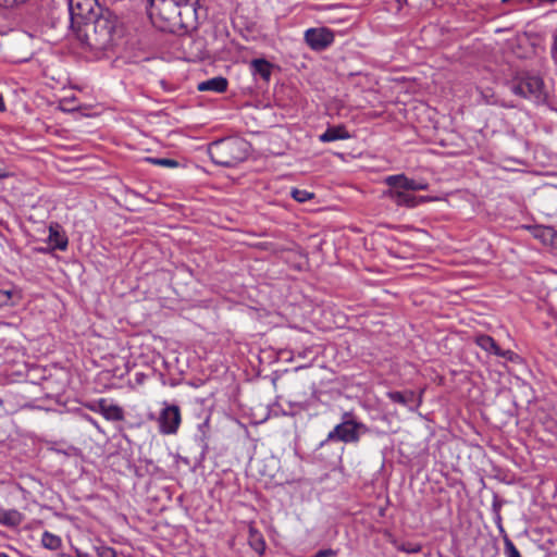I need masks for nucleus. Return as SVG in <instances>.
<instances>
[{"label": "nucleus", "instance_id": "1", "mask_svg": "<svg viewBox=\"0 0 557 557\" xmlns=\"http://www.w3.org/2000/svg\"><path fill=\"white\" fill-rule=\"evenodd\" d=\"M75 37L91 50L111 48L123 34L119 17L109 9L100 10L97 16L78 26Z\"/></svg>", "mask_w": 557, "mask_h": 557}, {"label": "nucleus", "instance_id": "2", "mask_svg": "<svg viewBox=\"0 0 557 557\" xmlns=\"http://www.w3.org/2000/svg\"><path fill=\"white\" fill-rule=\"evenodd\" d=\"M150 14L164 21L170 32L193 27L196 9L190 0H151Z\"/></svg>", "mask_w": 557, "mask_h": 557}, {"label": "nucleus", "instance_id": "3", "mask_svg": "<svg viewBox=\"0 0 557 557\" xmlns=\"http://www.w3.org/2000/svg\"><path fill=\"white\" fill-rule=\"evenodd\" d=\"M208 152L215 164L232 168L246 159L247 143L240 138H224L211 143Z\"/></svg>", "mask_w": 557, "mask_h": 557}, {"label": "nucleus", "instance_id": "4", "mask_svg": "<svg viewBox=\"0 0 557 557\" xmlns=\"http://www.w3.org/2000/svg\"><path fill=\"white\" fill-rule=\"evenodd\" d=\"M369 432V428L358 421L351 411H346L342 416V422L336 424L332 431L329 432L325 440H323L319 448H323L330 442H342L345 444H357L361 436Z\"/></svg>", "mask_w": 557, "mask_h": 557}, {"label": "nucleus", "instance_id": "5", "mask_svg": "<svg viewBox=\"0 0 557 557\" xmlns=\"http://www.w3.org/2000/svg\"><path fill=\"white\" fill-rule=\"evenodd\" d=\"M510 90L523 98H533L541 101L545 98V86L541 76L530 72H517V76L509 83Z\"/></svg>", "mask_w": 557, "mask_h": 557}, {"label": "nucleus", "instance_id": "6", "mask_svg": "<svg viewBox=\"0 0 557 557\" xmlns=\"http://www.w3.org/2000/svg\"><path fill=\"white\" fill-rule=\"evenodd\" d=\"M106 9L99 5L98 0H70L69 11L72 30H76L78 26L97 16L100 10Z\"/></svg>", "mask_w": 557, "mask_h": 557}, {"label": "nucleus", "instance_id": "7", "mask_svg": "<svg viewBox=\"0 0 557 557\" xmlns=\"http://www.w3.org/2000/svg\"><path fill=\"white\" fill-rule=\"evenodd\" d=\"M389 188L384 191V196L396 206L406 208H416L421 203L432 201L428 196H414L409 190L398 187V184H386Z\"/></svg>", "mask_w": 557, "mask_h": 557}, {"label": "nucleus", "instance_id": "8", "mask_svg": "<svg viewBox=\"0 0 557 557\" xmlns=\"http://www.w3.org/2000/svg\"><path fill=\"white\" fill-rule=\"evenodd\" d=\"M181 410L176 405H165L159 417V430L162 434H175L181 424Z\"/></svg>", "mask_w": 557, "mask_h": 557}, {"label": "nucleus", "instance_id": "9", "mask_svg": "<svg viewBox=\"0 0 557 557\" xmlns=\"http://www.w3.org/2000/svg\"><path fill=\"white\" fill-rule=\"evenodd\" d=\"M305 40L313 50H324L334 41V33L326 27L309 28L305 32Z\"/></svg>", "mask_w": 557, "mask_h": 557}, {"label": "nucleus", "instance_id": "10", "mask_svg": "<svg viewBox=\"0 0 557 557\" xmlns=\"http://www.w3.org/2000/svg\"><path fill=\"white\" fill-rule=\"evenodd\" d=\"M87 407L95 412L101 413L109 421H122L124 419L123 409L114 404H109L106 398H100Z\"/></svg>", "mask_w": 557, "mask_h": 557}, {"label": "nucleus", "instance_id": "11", "mask_svg": "<svg viewBox=\"0 0 557 557\" xmlns=\"http://www.w3.org/2000/svg\"><path fill=\"white\" fill-rule=\"evenodd\" d=\"M385 184H398V187L405 188L409 191L425 190L429 184L422 181H416L407 177L405 174L389 175L384 180Z\"/></svg>", "mask_w": 557, "mask_h": 557}, {"label": "nucleus", "instance_id": "12", "mask_svg": "<svg viewBox=\"0 0 557 557\" xmlns=\"http://www.w3.org/2000/svg\"><path fill=\"white\" fill-rule=\"evenodd\" d=\"M387 397L396 404L414 409L421 404V396L417 397L413 391H393L387 393Z\"/></svg>", "mask_w": 557, "mask_h": 557}, {"label": "nucleus", "instance_id": "13", "mask_svg": "<svg viewBox=\"0 0 557 557\" xmlns=\"http://www.w3.org/2000/svg\"><path fill=\"white\" fill-rule=\"evenodd\" d=\"M49 244L52 249L65 250L67 248L69 239L64 232L60 230L59 224H51L49 226Z\"/></svg>", "mask_w": 557, "mask_h": 557}, {"label": "nucleus", "instance_id": "14", "mask_svg": "<svg viewBox=\"0 0 557 557\" xmlns=\"http://www.w3.org/2000/svg\"><path fill=\"white\" fill-rule=\"evenodd\" d=\"M227 79L223 76H215L213 78H209L207 81L200 82L197 86L199 91H210V92H224L227 89Z\"/></svg>", "mask_w": 557, "mask_h": 557}, {"label": "nucleus", "instance_id": "15", "mask_svg": "<svg viewBox=\"0 0 557 557\" xmlns=\"http://www.w3.org/2000/svg\"><path fill=\"white\" fill-rule=\"evenodd\" d=\"M249 546L259 555H263L265 550V541L263 535L253 527L249 528L248 536Z\"/></svg>", "mask_w": 557, "mask_h": 557}, {"label": "nucleus", "instance_id": "16", "mask_svg": "<svg viewBox=\"0 0 557 557\" xmlns=\"http://www.w3.org/2000/svg\"><path fill=\"white\" fill-rule=\"evenodd\" d=\"M349 137L350 135L344 126H333L329 127L322 135H320V140L323 143H329L338 139H347Z\"/></svg>", "mask_w": 557, "mask_h": 557}, {"label": "nucleus", "instance_id": "17", "mask_svg": "<svg viewBox=\"0 0 557 557\" xmlns=\"http://www.w3.org/2000/svg\"><path fill=\"white\" fill-rule=\"evenodd\" d=\"M23 521V515L16 509H0V523L8 527H16Z\"/></svg>", "mask_w": 557, "mask_h": 557}, {"label": "nucleus", "instance_id": "18", "mask_svg": "<svg viewBox=\"0 0 557 557\" xmlns=\"http://www.w3.org/2000/svg\"><path fill=\"white\" fill-rule=\"evenodd\" d=\"M474 342L480 348L493 355H496V350L499 348L495 339L490 335H479L475 337Z\"/></svg>", "mask_w": 557, "mask_h": 557}, {"label": "nucleus", "instance_id": "19", "mask_svg": "<svg viewBox=\"0 0 557 557\" xmlns=\"http://www.w3.org/2000/svg\"><path fill=\"white\" fill-rule=\"evenodd\" d=\"M555 232L556 231L550 226H535L532 234L545 245H550L553 237L555 236Z\"/></svg>", "mask_w": 557, "mask_h": 557}, {"label": "nucleus", "instance_id": "20", "mask_svg": "<svg viewBox=\"0 0 557 557\" xmlns=\"http://www.w3.org/2000/svg\"><path fill=\"white\" fill-rule=\"evenodd\" d=\"M41 544L45 548L57 550L62 546V540L60 536L45 531L41 536Z\"/></svg>", "mask_w": 557, "mask_h": 557}, {"label": "nucleus", "instance_id": "21", "mask_svg": "<svg viewBox=\"0 0 557 557\" xmlns=\"http://www.w3.org/2000/svg\"><path fill=\"white\" fill-rule=\"evenodd\" d=\"M396 548L397 550L406 554H417L421 552L422 546L420 543L417 542H404L396 545Z\"/></svg>", "mask_w": 557, "mask_h": 557}, {"label": "nucleus", "instance_id": "22", "mask_svg": "<svg viewBox=\"0 0 557 557\" xmlns=\"http://www.w3.org/2000/svg\"><path fill=\"white\" fill-rule=\"evenodd\" d=\"M290 196L298 202H306L314 197V195L305 189L293 188Z\"/></svg>", "mask_w": 557, "mask_h": 557}, {"label": "nucleus", "instance_id": "23", "mask_svg": "<svg viewBox=\"0 0 557 557\" xmlns=\"http://www.w3.org/2000/svg\"><path fill=\"white\" fill-rule=\"evenodd\" d=\"M149 163L160 166H166V168H177L178 162L174 159L169 158H147L146 159Z\"/></svg>", "mask_w": 557, "mask_h": 557}, {"label": "nucleus", "instance_id": "24", "mask_svg": "<svg viewBox=\"0 0 557 557\" xmlns=\"http://www.w3.org/2000/svg\"><path fill=\"white\" fill-rule=\"evenodd\" d=\"M504 553L506 557H521L513 542L508 536L504 539Z\"/></svg>", "mask_w": 557, "mask_h": 557}, {"label": "nucleus", "instance_id": "25", "mask_svg": "<svg viewBox=\"0 0 557 557\" xmlns=\"http://www.w3.org/2000/svg\"><path fill=\"white\" fill-rule=\"evenodd\" d=\"M97 557H116V553L112 547L99 544L94 546Z\"/></svg>", "mask_w": 557, "mask_h": 557}, {"label": "nucleus", "instance_id": "26", "mask_svg": "<svg viewBox=\"0 0 557 557\" xmlns=\"http://www.w3.org/2000/svg\"><path fill=\"white\" fill-rule=\"evenodd\" d=\"M14 293L13 290L0 289V307L9 306L13 304Z\"/></svg>", "mask_w": 557, "mask_h": 557}, {"label": "nucleus", "instance_id": "27", "mask_svg": "<svg viewBox=\"0 0 557 557\" xmlns=\"http://www.w3.org/2000/svg\"><path fill=\"white\" fill-rule=\"evenodd\" d=\"M250 66L252 67V70L259 71L269 70L271 67V64L263 58H256L250 61Z\"/></svg>", "mask_w": 557, "mask_h": 557}, {"label": "nucleus", "instance_id": "28", "mask_svg": "<svg viewBox=\"0 0 557 557\" xmlns=\"http://www.w3.org/2000/svg\"><path fill=\"white\" fill-rule=\"evenodd\" d=\"M496 356L503 357L506 360H510V361H512L517 357V355L513 351L504 350L500 347L498 348V350H496Z\"/></svg>", "mask_w": 557, "mask_h": 557}, {"label": "nucleus", "instance_id": "29", "mask_svg": "<svg viewBox=\"0 0 557 557\" xmlns=\"http://www.w3.org/2000/svg\"><path fill=\"white\" fill-rule=\"evenodd\" d=\"M27 0H0V7L3 8H12L14 5L22 4L26 2Z\"/></svg>", "mask_w": 557, "mask_h": 557}, {"label": "nucleus", "instance_id": "30", "mask_svg": "<svg viewBox=\"0 0 557 557\" xmlns=\"http://www.w3.org/2000/svg\"><path fill=\"white\" fill-rule=\"evenodd\" d=\"M264 81H269L272 72H257Z\"/></svg>", "mask_w": 557, "mask_h": 557}, {"label": "nucleus", "instance_id": "31", "mask_svg": "<svg viewBox=\"0 0 557 557\" xmlns=\"http://www.w3.org/2000/svg\"><path fill=\"white\" fill-rule=\"evenodd\" d=\"M549 246L557 248V232H555V236L553 237V240Z\"/></svg>", "mask_w": 557, "mask_h": 557}, {"label": "nucleus", "instance_id": "32", "mask_svg": "<svg viewBox=\"0 0 557 557\" xmlns=\"http://www.w3.org/2000/svg\"><path fill=\"white\" fill-rule=\"evenodd\" d=\"M4 110H5V103L3 101L2 95L0 94V111H4Z\"/></svg>", "mask_w": 557, "mask_h": 557}, {"label": "nucleus", "instance_id": "33", "mask_svg": "<svg viewBox=\"0 0 557 557\" xmlns=\"http://www.w3.org/2000/svg\"><path fill=\"white\" fill-rule=\"evenodd\" d=\"M0 557H9V556L5 555L4 553H0Z\"/></svg>", "mask_w": 557, "mask_h": 557}, {"label": "nucleus", "instance_id": "34", "mask_svg": "<svg viewBox=\"0 0 557 557\" xmlns=\"http://www.w3.org/2000/svg\"><path fill=\"white\" fill-rule=\"evenodd\" d=\"M2 405H3V399H2V398H0V406H2Z\"/></svg>", "mask_w": 557, "mask_h": 557}]
</instances>
